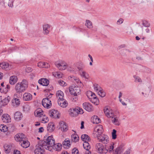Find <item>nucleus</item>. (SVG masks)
<instances>
[{"label":"nucleus","instance_id":"18","mask_svg":"<svg viewBox=\"0 0 154 154\" xmlns=\"http://www.w3.org/2000/svg\"><path fill=\"white\" fill-rule=\"evenodd\" d=\"M50 26L48 24H46L43 26V31L44 34H47L49 33L50 28Z\"/></svg>","mask_w":154,"mask_h":154},{"label":"nucleus","instance_id":"16","mask_svg":"<svg viewBox=\"0 0 154 154\" xmlns=\"http://www.w3.org/2000/svg\"><path fill=\"white\" fill-rule=\"evenodd\" d=\"M10 97L9 96L5 97L3 100H1V103H2L1 106H4L7 105L10 101Z\"/></svg>","mask_w":154,"mask_h":154},{"label":"nucleus","instance_id":"43","mask_svg":"<svg viewBox=\"0 0 154 154\" xmlns=\"http://www.w3.org/2000/svg\"><path fill=\"white\" fill-rule=\"evenodd\" d=\"M107 139H106V137H102L101 139L100 140V141L102 142L103 143L106 144L107 143Z\"/></svg>","mask_w":154,"mask_h":154},{"label":"nucleus","instance_id":"12","mask_svg":"<svg viewBox=\"0 0 154 154\" xmlns=\"http://www.w3.org/2000/svg\"><path fill=\"white\" fill-rule=\"evenodd\" d=\"M2 119L3 122L5 123H8L11 121L10 116L8 114H3L2 116Z\"/></svg>","mask_w":154,"mask_h":154},{"label":"nucleus","instance_id":"50","mask_svg":"<svg viewBox=\"0 0 154 154\" xmlns=\"http://www.w3.org/2000/svg\"><path fill=\"white\" fill-rule=\"evenodd\" d=\"M51 102L50 103H47L45 105H45L43 106L45 108H47L48 109H49L51 108Z\"/></svg>","mask_w":154,"mask_h":154},{"label":"nucleus","instance_id":"61","mask_svg":"<svg viewBox=\"0 0 154 154\" xmlns=\"http://www.w3.org/2000/svg\"><path fill=\"white\" fill-rule=\"evenodd\" d=\"M78 110L79 111H80L79 112V114H82L84 112L83 111V110L81 108H80L79 107V109H78Z\"/></svg>","mask_w":154,"mask_h":154},{"label":"nucleus","instance_id":"13","mask_svg":"<svg viewBox=\"0 0 154 154\" xmlns=\"http://www.w3.org/2000/svg\"><path fill=\"white\" fill-rule=\"evenodd\" d=\"M47 131L49 132H53L55 128V125L54 122H49L47 126Z\"/></svg>","mask_w":154,"mask_h":154},{"label":"nucleus","instance_id":"60","mask_svg":"<svg viewBox=\"0 0 154 154\" xmlns=\"http://www.w3.org/2000/svg\"><path fill=\"white\" fill-rule=\"evenodd\" d=\"M42 63V62H39L38 63V66L40 67H44Z\"/></svg>","mask_w":154,"mask_h":154},{"label":"nucleus","instance_id":"31","mask_svg":"<svg viewBox=\"0 0 154 154\" xmlns=\"http://www.w3.org/2000/svg\"><path fill=\"white\" fill-rule=\"evenodd\" d=\"M51 102V100H50L47 97V98L43 99L42 100V105L43 106L45 105H45H46V103H50Z\"/></svg>","mask_w":154,"mask_h":154},{"label":"nucleus","instance_id":"53","mask_svg":"<svg viewBox=\"0 0 154 154\" xmlns=\"http://www.w3.org/2000/svg\"><path fill=\"white\" fill-rule=\"evenodd\" d=\"M123 21L122 18H120L117 21V23L118 25H120L123 22Z\"/></svg>","mask_w":154,"mask_h":154},{"label":"nucleus","instance_id":"22","mask_svg":"<svg viewBox=\"0 0 154 154\" xmlns=\"http://www.w3.org/2000/svg\"><path fill=\"white\" fill-rule=\"evenodd\" d=\"M62 144L64 147L66 148L69 147L70 144V140L67 139H66L64 141L62 142Z\"/></svg>","mask_w":154,"mask_h":154},{"label":"nucleus","instance_id":"64","mask_svg":"<svg viewBox=\"0 0 154 154\" xmlns=\"http://www.w3.org/2000/svg\"><path fill=\"white\" fill-rule=\"evenodd\" d=\"M6 88H5V90L4 91H3V92L4 91L6 92H8V89H10V85H7L6 87Z\"/></svg>","mask_w":154,"mask_h":154},{"label":"nucleus","instance_id":"59","mask_svg":"<svg viewBox=\"0 0 154 154\" xmlns=\"http://www.w3.org/2000/svg\"><path fill=\"white\" fill-rule=\"evenodd\" d=\"M56 66L59 69H60V68L63 66V63L60 64V63H56L55 64Z\"/></svg>","mask_w":154,"mask_h":154},{"label":"nucleus","instance_id":"49","mask_svg":"<svg viewBox=\"0 0 154 154\" xmlns=\"http://www.w3.org/2000/svg\"><path fill=\"white\" fill-rule=\"evenodd\" d=\"M51 102L50 103H47L45 105H45L43 106L45 108H47L48 109H49L51 108Z\"/></svg>","mask_w":154,"mask_h":154},{"label":"nucleus","instance_id":"19","mask_svg":"<svg viewBox=\"0 0 154 154\" xmlns=\"http://www.w3.org/2000/svg\"><path fill=\"white\" fill-rule=\"evenodd\" d=\"M97 137H98L100 136L103 133V126L101 125H100L98 128L97 130Z\"/></svg>","mask_w":154,"mask_h":154},{"label":"nucleus","instance_id":"17","mask_svg":"<svg viewBox=\"0 0 154 154\" xmlns=\"http://www.w3.org/2000/svg\"><path fill=\"white\" fill-rule=\"evenodd\" d=\"M92 121L93 124H97L100 123L101 120L97 116H94L92 118Z\"/></svg>","mask_w":154,"mask_h":154},{"label":"nucleus","instance_id":"54","mask_svg":"<svg viewBox=\"0 0 154 154\" xmlns=\"http://www.w3.org/2000/svg\"><path fill=\"white\" fill-rule=\"evenodd\" d=\"M86 137H87V135L86 134H82L81 136V139L83 141H85V140Z\"/></svg>","mask_w":154,"mask_h":154},{"label":"nucleus","instance_id":"56","mask_svg":"<svg viewBox=\"0 0 154 154\" xmlns=\"http://www.w3.org/2000/svg\"><path fill=\"white\" fill-rule=\"evenodd\" d=\"M92 92L90 91H89L87 92V96L89 100L90 98H91L90 96H91V94H92Z\"/></svg>","mask_w":154,"mask_h":154},{"label":"nucleus","instance_id":"44","mask_svg":"<svg viewBox=\"0 0 154 154\" xmlns=\"http://www.w3.org/2000/svg\"><path fill=\"white\" fill-rule=\"evenodd\" d=\"M69 92L71 94L74 95V96H77V95L75 93V91L73 88H71L69 89Z\"/></svg>","mask_w":154,"mask_h":154},{"label":"nucleus","instance_id":"63","mask_svg":"<svg viewBox=\"0 0 154 154\" xmlns=\"http://www.w3.org/2000/svg\"><path fill=\"white\" fill-rule=\"evenodd\" d=\"M54 76L58 78H60L62 77V76L61 74L57 73L55 74Z\"/></svg>","mask_w":154,"mask_h":154},{"label":"nucleus","instance_id":"32","mask_svg":"<svg viewBox=\"0 0 154 154\" xmlns=\"http://www.w3.org/2000/svg\"><path fill=\"white\" fill-rule=\"evenodd\" d=\"M85 25L89 28H91L92 27V22L88 20H86Z\"/></svg>","mask_w":154,"mask_h":154},{"label":"nucleus","instance_id":"36","mask_svg":"<svg viewBox=\"0 0 154 154\" xmlns=\"http://www.w3.org/2000/svg\"><path fill=\"white\" fill-rule=\"evenodd\" d=\"M43 112L42 110L40 109L39 111H37L36 113H37V114L35 116L37 117H40L41 116H42L43 114L42 112Z\"/></svg>","mask_w":154,"mask_h":154},{"label":"nucleus","instance_id":"1","mask_svg":"<svg viewBox=\"0 0 154 154\" xmlns=\"http://www.w3.org/2000/svg\"><path fill=\"white\" fill-rule=\"evenodd\" d=\"M48 136L46 135L44 137V140L42 141V144H40V146L44 147L46 146V144L47 145H50L51 146H53V149H55L56 150L59 151L61 149L62 145L61 143H58L57 144L55 143V141L52 135L49 136L46 138Z\"/></svg>","mask_w":154,"mask_h":154},{"label":"nucleus","instance_id":"14","mask_svg":"<svg viewBox=\"0 0 154 154\" xmlns=\"http://www.w3.org/2000/svg\"><path fill=\"white\" fill-rule=\"evenodd\" d=\"M23 100L25 101H29L32 99V95L29 93H25L23 95Z\"/></svg>","mask_w":154,"mask_h":154},{"label":"nucleus","instance_id":"55","mask_svg":"<svg viewBox=\"0 0 154 154\" xmlns=\"http://www.w3.org/2000/svg\"><path fill=\"white\" fill-rule=\"evenodd\" d=\"M80 64L81 66L78 67V69L80 71L82 70L85 67L81 63Z\"/></svg>","mask_w":154,"mask_h":154},{"label":"nucleus","instance_id":"10","mask_svg":"<svg viewBox=\"0 0 154 154\" xmlns=\"http://www.w3.org/2000/svg\"><path fill=\"white\" fill-rule=\"evenodd\" d=\"M23 117L22 113L20 112H17L14 114V118L17 121H19L21 120Z\"/></svg>","mask_w":154,"mask_h":154},{"label":"nucleus","instance_id":"40","mask_svg":"<svg viewBox=\"0 0 154 154\" xmlns=\"http://www.w3.org/2000/svg\"><path fill=\"white\" fill-rule=\"evenodd\" d=\"M142 24L146 27H149L150 26V24L148 22L145 20L143 21Z\"/></svg>","mask_w":154,"mask_h":154},{"label":"nucleus","instance_id":"34","mask_svg":"<svg viewBox=\"0 0 154 154\" xmlns=\"http://www.w3.org/2000/svg\"><path fill=\"white\" fill-rule=\"evenodd\" d=\"M114 145V143H113L112 144H111L109 146V148H107V149H108V151L109 153H111L113 151Z\"/></svg>","mask_w":154,"mask_h":154},{"label":"nucleus","instance_id":"48","mask_svg":"<svg viewBox=\"0 0 154 154\" xmlns=\"http://www.w3.org/2000/svg\"><path fill=\"white\" fill-rule=\"evenodd\" d=\"M133 77L135 79V82H136L137 81L138 82H140L141 81V79L140 77H139V76L135 75H134L133 76Z\"/></svg>","mask_w":154,"mask_h":154},{"label":"nucleus","instance_id":"28","mask_svg":"<svg viewBox=\"0 0 154 154\" xmlns=\"http://www.w3.org/2000/svg\"><path fill=\"white\" fill-rule=\"evenodd\" d=\"M97 92L98 94L101 97H104L106 95L105 92L102 89H100Z\"/></svg>","mask_w":154,"mask_h":154},{"label":"nucleus","instance_id":"41","mask_svg":"<svg viewBox=\"0 0 154 154\" xmlns=\"http://www.w3.org/2000/svg\"><path fill=\"white\" fill-rule=\"evenodd\" d=\"M73 89L75 91V94H76L77 95L78 94H80V90L79 87H75L73 88Z\"/></svg>","mask_w":154,"mask_h":154},{"label":"nucleus","instance_id":"5","mask_svg":"<svg viewBox=\"0 0 154 154\" xmlns=\"http://www.w3.org/2000/svg\"><path fill=\"white\" fill-rule=\"evenodd\" d=\"M42 140L41 142H39L38 144V147L36 148L34 151L35 154H43L44 153L45 151V149L44 148H42V147H43L40 146V144H42Z\"/></svg>","mask_w":154,"mask_h":154},{"label":"nucleus","instance_id":"8","mask_svg":"<svg viewBox=\"0 0 154 154\" xmlns=\"http://www.w3.org/2000/svg\"><path fill=\"white\" fill-rule=\"evenodd\" d=\"M38 83L43 86H47L49 84V81L46 78H42L38 81Z\"/></svg>","mask_w":154,"mask_h":154},{"label":"nucleus","instance_id":"6","mask_svg":"<svg viewBox=\"0 0 154 154\" xmlns=\"http://www.w3.org/2000/svg\"><path fill=\"white\" fill-rule=\"evenodd\" d=\"M58 104L62 107H66L68 105V103L63 98L59 97L57 100Z\"/></svg>","mask_w":154,"mask_h":154},{"label":"nucleus","instance_id":"47","mask_svg":"<svg viewBox=\"0 0 154 154\" xmlns=\"http://www.w3.org/2000/svg\"><path fill=\"white\" fill-rule=\"evenodd\" d=\"M59 84L61 86H65L66 85V84L63 81L60 80L58 81Z\"/></svg>","mask_w":154,"mask_h":154},{"label":"nucleus","instance_id":"7","mask_svg":"<svg viewBox=\"0 0 154 154\" xmlns=\"http://www.w3.org/2000/svg\"><path fill=\"white\" fill-rule=\"evenodd\" d=\"M84 109L88 112H90L93 111V109L91 104L88 102H85L83 103Z\"/></svg>","mask_w":154,"mask_h":154},{"label":"nucleus","instance_id":"37","mask_svg":"<svg viewBox=\"0 0 154 154\" xmlns=\"http://www.w3.org/2000/svg\"><path fill=\"white\" fill-rule=\"evenodd\" d=\"M116 131L115 129L112 130V139H115L117 137L116 135Z\"/></svg>","mask_w":154,"mask_h":154},{"label":"nucleus","instance_id":"25","mask_svg":"<svg viewBox=\"0 0 154 154\" xmlns=\"http://www.w3.org/2000/svg\"><path fill=\"white\" fill-rule=\"evenodd\" d=\"M22 141H23V143H21V145L23 148H27L29 146L30 143L27 140H23Z\"/></svg>","mask_w":154,"mask_h":154},{"label":"nucleus","instance_id":"20","mask_svg":"<svg viewBox=\"0 0 154 154\" xmlns=\"http://www.w3.org/2000/svg\"><path fill=\"white\" fill-rule=\"evenodd\" d=\"M90 101L96 105H98L99 103V99L97 97H94L93 98H90Z\"/></svg>","mask_w":154,"mask_h":154},{"label":"nucleus","instance_id":"39","mask_svg":"<svg viewBox=\"0 0 154 154\" xmlns=\"http://www.w3.org/2000/svg\"><path fill=\"white\" fill-rule=\"evenodd\" d=\"M112 122L116 125H119V121L116 118H113L112 120Z\"/></svg>","mask_w":154,"mask_h":154},{"label":"nucleus","instance_id":"15","mask_svg":"<svg viewBox=\"0 0 154 154\" xmlns=\"http://www.w3.org/2000/svg\"><path fill=\"white\" fill-rule=\"evenodd\" d=\"M17 78L16 76L13 75L10 77L9 83L10 84L13 85L16 83L17 81Z\"/></svg>","mask_w":154,"mask_h":154},{"label":"nucleus","instance_id":"57","mask_svg":"<svg viewBox=\"0 0 154 154\" xmlns=\"http://www.w3.org/2000/svg\"><path fill=\"white\" fill-rule=\"evenodd\" d=\"M67 67V66L66 64H63V66H62V67H61L60 68V69H61L62 70H64L66 69Z\"/></svg>","mask_w":154,"mask_h":154},{"label":"nucleus","instance_id":"2","mask_svg":"<svg viewBox=\"0 0 154 154\" xmlns=\"http://www.w3.org/2000/svg\"><path fill=\"white\" fill-rule=\"evenodd\" d=\"M28 87L27 81L26 79H23L21 82H19L16 85L14 89L17 93L20 94L24 92Z\"/></svg>","mask_w":154,"mask_h":154},{"label":"nucleus","instance_id":"3","mask_svg":"<svg viewBox=\"0 0 154 154\" xmlns=\"http://www.w3.org/2000/svg\"><path fill=\"white\" fill-rule=\"evenodd\" d=\"M96 149H97L99 153L105 154L108 151L106 147L104 148V146L101 143H97L96 145Z\"/></svg>","mask_w":154,"mask_h":154},{"label":"nucleus","instance_id":"51","mask_svg":"<svg viewBox=\"0 0 154 154\" xmlns=\"http://www.w3.org/2000/svg\"><path fill=\"white\" fill-rule=\"evenodd\" d=\"M78 109H79V107L78 106H77L75 108H72V110L74 112H75L77 113V115H78L79 114V112L78 110Z\"/></svg>","mask_w":154,"mask_h":154},{"label":"nucleus","instance_id":"42","mask_svg":"<svg viewBox=\"0 0 154 154\" xmlns=\"http://www.w3.org/2000/svg\"><path fill=\"white\" fill-rule=\"evenodd\" d=\"M94 89L95 91H96L97 92L100 89H102V88L99 86L98 85L94 84Z\"/></svg>","mask_w":154,"mask_h":154},{"label":"nucleus","instance_id":"62","mask_svg":"<svg viewBox=\"0 0 154 154\" xmlns=\"http://www.w3.org/2000/svg\"><path fill=\"white\" fill-rule=\"evenodd\" d=\"M14 154H21V153L20 151L17 149H15L14 150Z\"/></svg>","mask_w":154,"mask_h":154},{"label":"nucleus","instance_id":"4","mask_svg":"<svg viewBox=\"0 0 154 154\" xmlns=\"http://www.w3.org/2000/svg\"><path fill=\"white\" fill-rule=\"evenodd\" d=\"M49 115L50 117L53 119H59L60 118L58 112L54 109L50 110L49 112Z\"/></svg>","mask_w":154,"mask_h":154},{"label":"nucleus","instance_id":"58","mask_svg":"<svg viewBox=\"0 0 154 154\" xmlns=\"http://www.w3.org/2000/svg\"><path fill=\"white\" fill-rule=\"evenodd\" d=\"M42 64H43V66H44L45 68H47L48 67L49 65L48 63H45L44 62H42Z\"/></svg>","mask_w":154,"mask_h":154},{"label":"nucleus","instance_id":"33","mask_svg":"<svg viewBox=\"0 0 154 154\" xmlns=\"http://www.w3.org/2000/svg\"><path fill=\"white\" fill-rule=\"evenodd\" d=\"M56 95L57 97H60L61 98H63L64 96L63 93L61 90L58 91H57Z\"/></svg>","mask_w":154,"mask_h":154},{"label":"nucleus","instance_id":"9","mask_svg":"<svg viewBox=\"0 0 154 154\" xmlns=\"http://www.w3.org/2000/svg\"><path fill=\"white\" fill-rule=\"evenodd\" d=\"M61 131L64 132L66 131L68 129V126L66 123L64 122L61 121L59 123Z\"/></svg>","mask_w":154,"mask_h":154},{"label":"nucleus","instance_id":"11","mask_svg":"<svg viewBox=\"0 0 154 154\" xmlns=\"http://www.w3.org/2000/svg\"><path fill=\"white\" fill-rule=\"evenodd\" d=\"M14 138L17 141H22L25 138V135L22 133H19L15 135Z\"/></svg>","mask_w":154,"mask_h":154},{"label":"nucleus","instance_id":"30","mask_svg":"<svg viewBox=\"0 0 154 154\" xmlns=\"http://www.w3.org/2000/svg\"><path fill=\"white\" fill-rule=\"evenodd\" d=\"M4 148L5 152L6 153H8L11 151V148L10 146L8 145H4Z\"/></svg>","mask_w":154,"mask_h":154},{"label":"nucleus","instance_id":"21","mask_svg":"<svg viewBox=\"0 0 154 154\" xmlns=\"http://www.w3.org/2000/svg\"><path fill=\"white\" fill-rule=\"evenodd\" d=\"M83 145L84 148L87 151H88L91 148L89 143L86 140L84 142Z\"/></svg>","mask_w":154,"mask_h":154},{"label":"nucleus","instance_id":"23","mask_svg":"<svg viewBox=\"0 0 154 154\" xmlns=\"http://www.w3.org/2000/svg\"><path fill=\"white\" fill-rule=\"evenodd\" d=\"M0 65L1 68L3 69H6L8 68L9 66V64L8 63L4 62L0 63Z\"/></svg>","mask_w":154,"mask_h":154},{"label":"nucleus","instance_id":"24","mask_svg":"<svg viewBox=\"0 0 154 154\" xmlns=\"http://www.w3.org/2000/svg\"><path fill=\"white\" fill-rule=\"evenodd\" d=\"M71 139L73 142H76L79 141V137L77 134H74L71 135Z\"/></svg>","mask_w":154,"mask_h":154},{"label":"nucleus","instance_id":"52","mask_svg":"<svg viewBox=\"0 0 154 154\" xmlns=\"http://www.w3.org/2000/svg\"><path fill=\"white\" fill-rule=\"evenodd\" d=\"M13 2L14 0H9L8 4V6L10 7H12L13 6Z\"/></svg>","mask_w":154,"mask_h":154},{"label":"nucleus","instance_id":"26","mask_svg":"<svg viewBox=\"0 0 154 154\" xmlns=\"http://www.w3.org/2000/svg\"><path fill=\"white\" fill-rule=\"evenodd\" d=\"M20 101L19 99L15 98L12 100V103L14 106H18L20 104Z\"/></svg>","mask_w":154,"mask_h":154},{"label":"nucleus","instance_id":"29","mask_svg":"<svg viewBox=\"0 0 154 154\" xmlns=\"http://www.w3.org/2000/svg\"><path fill=\"white\" fill-rule=\"evenodd\" d=\"M7 127L4 125H0V130L3 132H6L8 131Z\"/></svg>","mask_w":154,"mask_h":154},{"label":"nucleus","instance_id":"46","mask_svg":"<svg viewBox=\"0 0 154 154\" xmlns=\"http://www.w3.org/2000/svg\"><path fill=\"white\" fill-rule=\"evenodd\" d=\"M72 154H79V151L76 148H74L72 150Z\"/></svg>","mask_w":154,"mask_h":154},{"label":"nucleus","instance_id":"35","mask_svg":"<svg viewBox=\"0 0 154 154\" xmlns=\"http://www.w3.org/2000/svg\"><path fill=\"white\" fill-rule=\"evenodd\" d=\"M81 75L85 79H88V73L85 71H82Z\"/></svg>","mask_w":154,"mask_h":154},{"label":"nucleus","instance_id":"27","mask_svg":"<svg viewBox=\"0 0 154 154\" xmlns=\"http://www.w3.org/2000/svg\"><path fill=\"white\" fill-rule=\"evenodd\" d=\"M104 113L106 114V116L108 117H112V118H113L112 117V116L113 115L112 113H111L110 115V114L108 112L109 111V109L108 108L106 109H104Z\"/></svg>","mask_w":154,"mask_h":154},{"label":"nucleus","instance_id":"45","mask_svg":"<svg viewBox=\"0 0 154 154\" xmlns=\"http://www.w3.org/2000/svg\"><path fill=\"white\" fill-rule=\"evenodd\" d=\"M143 69L145 72L147 73H150L151 72V69L145 66H143Z\"/></svg>","mask_w":154,"mask_h":154},{"label":"nucleus","instance_id":"38","mask_svg":"<svg viewBox=\"0 0 154 154\" xmlns=\"http://www.w3.org/2000/svg\"><path fill=\"white\" fill-rule=\"evenodd\" d=\"M72 108H70L69 109V111L70 112L69 113V114L70 115V116H71L72 117H74L75 116H77V113L75 112H74L72 111Z\"/></svg>","mask_w":154,"mask_h":154}]
</instances>
